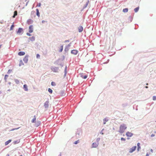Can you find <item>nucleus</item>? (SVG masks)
<instances>
[{
    "label": "nucleus",
    "instance_id": "f257e3e1",
    "mask_svg": "<svg viewBox=\"0 0 156 156\" xmlns=\"http://www.w3.org/2000/svg\"><path fill=\"white\" fill-rule=\"evenodd\" d=\"M127 126L126 125L124 124H122L120 126L119 132L122 133L124 132Z\"/></svg>",
    "mask_w": 156,
    "mask_h": 156
},
{
    "label": "nucleus",
    "instance_id": "f03ea898",
    "mask_svg": "<svg viewBox=\"0 0 156 156\" xmlns=\"http://www.w3.org/2000/svg\"><path fill=\"white\" fill-rule=\"evenodd\" d=\"M36 118L35 116H34V118L32 120V123H35V125L36 127L38 126L40 124V122L38 121L36 122Z\"/></svg>",
    "mask_w": 156,
    "mask_h": 156
},
{
    "label": "nucleus",
    "instance_id": "7ed1b4c3",
    "mask_svg": "<svg viewBox=\"0 0 156 156\" xmlns=\"http://www.w3.org/2000/svg\"><path fill=\"white\" fill-rule=\"evenodd\" d=\"M51 70L54 72H58V68L57 67H52L51 68Z\"/></svg>",
    "mask_w": 156,
    "mask_h": 156
},
{
    "label": "nucleus",
    "instance_id": "20e7f679",
    "mask_svg": "<svg viewBox=\"0 0 156 156\" xmlns=\"http://www.w3.org/2000/svg\"><path fill=\"white\" fill-rule=\"evenodd\" d=\"M33 31V25H30L29 27V32L30 33H32Z\"/></svg>",
    "mask_w": 156,
    "mask_h": 156
},
{
    "label": "nucleus",
    "instance_id": "39448f33",
    "mask_svg": "<svg viewBox=\"0 0 156 156\" xmlns=\"http://www.w3.org/2000/svg\"><path fill=\"white\" fill-rule=\"evenodd\" d=\"M136 146H133L130 148L129 150V152L131 153L134 151L136 149Z\"/></svg>",
    "mask_w": 156,
    "mask_h": 156
},
{
    "label": "nucleus",
    "instance_id": "423d86ee",
    "mask_svg": "<svg viewBox=\"0 0 156 156\" xmlns=\"http://www.w3.org/2000/svg\"><path fill=\"white\" fill-rule=\"evenodd\" d=\"M126 135L127 136L131 137L133 135V134L131 132H127L126 133Z\"/></svg>",
    "mask_w": 156,
    "mask_h": 156
},
{
    "label": "nucleus",
    "instance_id": "0eeeda50",
    "mask_svg": "<svg viewBox=\"0 0 156 156\" xmlns=\"http://www.w3.org/2000/svg\"><path fill=\"white\" fill-rule=\"evenodd\" d=\"M71 53L72 54L76 55L78 53V51L76 50H73L71 51Z\"/></svg>",
    "mask_w": 156,
    "mask_h": 156
},
{
    "label": "nucleus",
    "instance_id": "6e6552de",
    "mask_svg": "<svg viewBox=\"0 0 156 156\" xmlns=\"http://www.w3.org/2000/svg\"><path fill=\"white\" fill-rule=\"evenodd\" d=\"M33 22V21L31 19H29L27 22V23L28 25L32 24Z\"/></svg>",
    "mask_w": 156,
    "mask_h": 156
},
{
    "label": "nucleus",
    "instance_id": "1a4fd4ad",
    "mask_svg": "<svg viewBox=\"0 0 156 156\" xmlns=\"http://www.w3.org/2000/svg\"><path fill=\"white\" fill-rule=\"evenodd\" d=\"M49 102L48 101H46L45 102L44 104V106L45 108H47L49 106Z\"/></svg>",
    "mask_w": 156,
    "mask_h": 156
},
{
    "label": "nucleus",
    "instance_id": "9d476101",
    "mask_svg": "<svg viewBox=\"0 0 156 156\" xmlns=\"http://www.w3.org/2000/svg\"><path fill=\"white\" fill-rule=\"evenodd\" d=\"M23 89H24V90L25 91H28V87H27V85L26 84H24V85H23Z\"/></svg>",
    "mask_w": 156,
    "mask_h": 156
},
{
    "label": "nucleus",
    "instance_id": "9b49d317",
    "mask_svg": "<svg viewBox=\"0 0 156 156\" xmlns=\"http://www.w3.org/2000/svg\"><path fill=\"white\" fill-rule=\"evenodd\" d=\"M78 31L80 32H82L83 30V28L82 26H80L78 28Z\"/></svg>",
    "mask_w": 156,
    "mask_h": 156
},
{
    "label": "nucleus",
    "instance_id": "f8f14e48",
    "mask_svg": "<svg viewBox=\"0 0 156 156\" xmlns=\"http://www.w3.org/2000/svg\"><path fill=\"white\" fill-rule=\"evenodd\" d=\"M25 54V53L23 51H20L18 53V55L20 56L23 55Z\"/></svg>",
    "mask_w": 156,
    "mask_h": 156
},
{
    "label": "nucleus",
    "instance_id": "ddd939ff",
    "mask_svg": "<svg viewBox=\"0 0 156 156\" xmlns=\"http://www.w3.org/2000/svg\"><path fill=\"white\" fill-rule=\"evenodd\" d=\"M23 31V29L22 28H19L17 31V34H20Z\"/></svg>",
    "mask_w": 156,
    "mask_h": 156
},
{
    "label": "nucleus",
    "instance_id": "4468645a",
    "mask_svg": "<svg viewBox=\"0 0 156 156\" xmlns=\"http://www.w3.org/2000/svg\"><path fill=\"white\" fill-rule=\"evenodd\" d=\"M92 147H96L98 146V144L96 143H94L92 144Z\"/></svg>",
    "mask_w": 156,
    "mask_h": 156
},
{
    "label": "nucleus",
    "instance_id": "2eb2a0df",
    "mask_svg": "<svg viewBox=\"0 0 156 156\" xmlns=\"http://www.w3.org/2000/svg\"><path fill=\"white\" fill-rule=\"evenodd\" d=\"M23 60L25 63H27L28 61V57L25 56L23 58Z\"/></svg>",
    "mask_w": 156,
    "mask_h": 156
},
{
    "label": "nucleus",
    "instance_id": "dca6fc26",
    "mask_svg": "<svg viewBox=\"0 0 156 156\" xmlns=\"http://www.w3.org/2000/svg\"><path fill=\"white\" fill-rule=\"evenodd\" d=\"M36 12H36L37 15L38 16V17H39L40 16V12H39L38 9H36Z\"/></svg>",
    "mask_w": 156,
    "mask_h": 156
},
{
    "label": "nucleus",
    "instance_id": "f3484780",
    "mask_svg": "<svg viewBox=\"0 0 156 156\" xmlns=\"http://www.w3.org/2000/svg\"><path fill=\"white\" fill-rule=\"evenodd\" d=\"M11 140H8V141H6L5 143V145H7L9 144L11 142Z\"/></svg>",
    "mask_w": 156,
    "mask_h": 156
},
{
    "label": "nucleus",
    "instance_id": "a211bd4d",
    "mask_svg": "<svg viewBox=\"0 0 156 156\" xmlns=\"http://www.w3.org/2000/svg\"><path fill=\"white\" fill-rule=\"evenodd\" d=\"M17 12L16 11H15L14 12V15L12 17L13 18H15V16L17 15Z\"/></svg>",
    "mask_w": 156,
    "mask_h": 156
},
{
    "label": "nucleus",
    "instance_id": "6ab92c4d",
    "mask_svg": "<svg viewBox=\"0 0 156 156\" xmlns=\"http://www.w3.org/2000/svg\"><path fill=\"white\" fill-rule=\"evenodd\" d=\"M23 65V63L22 60H21L20 61L19 66H21Z\"/></svg>",
    "mask_w": 156,
    "mask_h": 156
},
{
    "label": "nucleus",
    "instance_id": "aec40b11",
    "mask_svg": "<svg viewBox=\"0 0 156 156\" xmlns=\"http://www.w3.org/2000/svg\"><path fill=\"white\" fill-rule=\"evenodd\" d=\"M139 9V7L136 8L134 9V11L135 12H137Z\"/></svg>",
    "mask_w": 156,
    "mask_h": 156
},
{
    "label": "nucleus",
    "instance_id": "412c9836",
    "mask_svg": "<svg viewBox=\"0 0 156 156\" xmlns=\"http://www.w3.org/2000/svg\"><path fill=\"white\" fill-rule=\"evenodd\" d=\"M122 11L124 12H126L128 11V9L127 8L124 9H123Z\"/></svg>",
    "mask_w": 156,
    "mask_h": 156
},
{
    "label": "nucleus",
    "instance_id": "4be33fe9",
    "mask_svg": "<svg viewBox=\"0 0 156 156\" xmlns=\"http://www.w3.org/2000/svg\"><path fill=\"white\" fill-rule=\"evenodd\" d=\"M103 121H104V124H105L106 122L108 121V120L106 118H105L104 119Z\"/></svg>",
    "mask_w": 156,
    "mask_h": 156
},
{
    "label": "nucleus",
    "instance_id": "5701e85b",
    "mask_svg": "<svg viewBox=\"0 0 156 156\" xmlns=\"http://www.w3.org/2000/svg\"><path fill=\"white\" fill-rule=\"evenodd\" d=\"M48 91L51 94H52V90L50 88H49L48 89Z\"/></svg>",
    "mask_w": 156,
    "mask_h": 156
},
{
    "label": "nucleus",
    "instance_id": "b1692460",
    "mask_svg": "<svg viewBox=\"0 0 156 156\" xmlns=\"http://www.w3.org/2000/svg\"><path fill=\"white\" fill-rule=\"evenodd\" d=\"M8 77V76L7 75H5L4 79L6 82V81Z\"/></svg>",
    "mask_w": 156,
    "mask_h": 156
},
{
    "label": "nucleus",
    "instance_id": "393cba45",
    "mask_svg": "<svg viewBox=\"0 0 156 156\" xmlns=\"http://www.w3.org/2000/svg\"><path fill=\"white\" fill-rule=\"evenodd\" d=\"M14 27V25L13 24H12L11 27H10V30H13V28Z\"/></svg>",
    "mask_w": 156,
    "mask_h": 156
},
{
    "label": "nucleus",
    "instance_id": "a878e982",
    "mask_svg": "<svg viewBox=\"0 0 156 156\" xmlns=\"http://www.w3.org/2000/svg\"><path fill=\"white\" fill-rule=\"evenodd\" d=\"M51 85L52 86H55L56 85V84L55 82H52L51 83Z\"/></svg>",
    "mask_w": 156,
    "mask_h": 156
},
{
    "label": "nucleus",
    "instance_id": "bb28decb",
    "mask_svg": "<svg viewBox=\"0 0 156 156\" xmlns=\"http://www.w3.org/2000/svg\"><path fill=\"white\" fill-rule=\"evenodd\" d=\"M81 76L82 77V78H83L84 79H85L87 77V76L86 75H85L84 76Z\"/></svg>",
    "mask_w": 156,
    "mask_h": 156
},
{
    "label": "nucleus",
    "instance_id": "cd10ccee",
    "mask_svg": "<svg viewBox=\"0 0 156 156\" xmlns=\"http://www.w3.org/2000/svg\"><path fill=\"white\" fill-rule=\"evenodd\" d=\"M137 144L138 146V150H139V149L140 148V144L139 143H138Z\"/></svg>",
    "mask_w": 156,
    "mask_h": 156
},
{
    "label": "nucleus",
    "instance_id": "c85d7f7f",
    "mask_svg": "<svg viewBox=\"0 0 156 156\" xmlns=\"http://www.w3.org/2000/svg\"><path fill=\"white\" fill-rule=\"evenodd\" d=\"M63 46L62 45L61 46L60 50H59L60 52H62L63 50Z\"/></svg>",
    "mask_w": 156,
    "mask_h": 156
},
{
    "label": "nucleus",
    "instance_id": "c756f323",
    "mask_svg": "<svg viewBox=\"0 0 156 156\" xmlns=\"http://www.w3.org/2000/svg\"><path fill=\"white\" fill-rule=\"evenodd\" d=\"M79 140H77V141H75L74 142V144H78V143H79Z\"/></svg>",
    "mask_w": 156,
    "mask_h": 156
},
{
    "label": "nucleus",
    "instance_id": "7c9ffc66",
    "mask_svg": "<svg viewBox=\"0 0 156 156\" xmlns=\"http://www.w3.org/2000/svg\"><path fill=\"white\" fill-rule=\"evenodd\" d=\"M19 128L20 127H18V128H16L12 129H11V131H13V130H15L17 129H19Z\"/></svg>",
    "mask_w": 156,
    "mask_h": 156
},
{
    "label": "nucleus",
    "instance_id": "2f4dec72",
    "mask_svg": "<svg viewBox=\"0 0 156 156\" xmlns=\"http://www.w3.org/2000/svg\"><path fill=\"white\" fill-rule=\"evenodd\" d=\"M153 100H156V96H154L153 97Z\"/></svg>",
    "mask_w": 156,
    "mask_h": 156
},
{
    "label": "nucleus",
    "instance_id": "473e14b6",
    "mask_svg": "<svg viewBox=\"0 0 156 156\" xmlns=\"http://www.w3.org/2000/svg\"><path fill=\"white\" fill-rule=\"evenodd\" d=\"M36 57L37 58H39L40 57V55H39V54H37V55Z\"/></svg>",
    "mask_w": 156,
    "mask_h": 156
},
{
    "label": "nucleus",
    "instance_id": "72a5a7b5",
    "mask_svg": "<svg viewBox=\"0 0 156 156\" xmlns=\"http://www.w3.org/2000/svg\"><path fill=\"white\" fill-rule=\"evenodd\" d=\"M41 6V3H38L37 5V6L40 7Z\"/></svg>",
    "mask_w": 156,
    "mask_h": 156
},
{
    "label": "nucleus",
    "instance_id": "f704fd0d",
    "mask_svg": "<svg viewBox=\"0 0 156 156\" xmlns=\"http://www.w3.org/2000/svg\"><path fill=\"white\" fill-rule=\"evenodd\" d=\"M121 139L122 140H123V141H125V140H126L123 137H122L121 138Z\"/></svg>",
    "mask_w": 156,
    "mask_h": 156
},
{
    "label": "nucleus",
    "instance_id": "c9c22d12",
    "mask_svg": "<svg viewBox=\"0 0 156 156\" xmlns=\"http://www.w3.org/2000/svg\"><path fill=\"white\" fill-rule=\"evenodd\" d=\"M31 39H32V40H34V39H35V37H31Z\"/></svg>",
    "mask_w": 156,
    "mask_h": 156
},
{
    "label": "nucleus",
    "instance_id": "e433bc0d",
    "mask_svg": "<svg viewBox=\"0 0 156 156\" xmlns=\"http://www.w3.org/2000/svg\"><path fill=\"white\" fill-rule=\"evenodd\" d=\"M27 34L28 36H31V34H30V33H27Z\"/></svg>",
    "mask_w": 156,
    "mask_h": 156
},
{
    "label": "nucleus",
    "instance_id": "4c0bfd02",
    "mask_svg": "<svg viewBox=\"0 0 156 156\" xmlns=\"http://www.w3.org/2000/svg\"><path fill=\"white\" fill-rule=\"evenodd\" d=\"M155 136V135L154 134H152L151 135V137H153V136Z\"/></svg>",
    "mask_w": 156,
    "mask_h": 156
},
{
    "label": "nucleus",
    "instance_id": "58836bf2",
    "mask_svg": "<svg viewBox=\"0 0 156 156\" xmlns=\"http://www.w3.org/2000/svg\"><path fill=\"white\" fill-rule=\"evenodd\" d=\"M10 71H11L10 70V69H9V70H8V73H9V72H10Z\"/></svg>",
    "mask_w": 156,
    "mask_h": 156
},
{
    "label": "nucleus",
    "instance_id": "ea45409f",
    "mask_svg": "<svg viewBox=\"0 0 156 156\" xmlns=\"http://www.w3.org/2000/svg\"><path fill=\"white\" fill-rule=\"evenodd\" d=\"M6 156H9V154H7Z\"/></svg>",
    "mask_w": 156,
    "mask_h": 156
},
{
    "label": "nucleus",
    "instance_id": "a19ab883",
    "mask_svg": "<svg viewBox=\"0 0 156 156\" xmlns=\"http://www.w3.org/2000/svg\"><path fill=\"white\" fill-rule=\"evenodd\" d=\"M146 156H149V154H147L146 155Z\"/></svg>",
    "mask_w": 156,
    "mask_h": 156
},
{
    "label": "nucleus",
    "instance_id": "79ce46f5",
    "mask_svg": "<svg viewBox=\"0 0 156 156\" xmlns=\"http://www.w3.org/2000/svg\"><path fill=\"white\" fill-rule=\"evenodd\" d=\"M44 20L42 21V23H44Z\"/></svg>",
    "mask_w": 156,
    "mask_h": 156
},
{
    "label": "nucleus",
    "instance_id": "37998d69",
    "mask_svg": "<svg viewBox=\"0 0 156 156\" xmlns=\"http://www.w3.org/2000/svg\"><path fill=\"white\" fill-rule=\"evenodd\" d=\"M102 134H103V133L101 132V133Z\"/></svg>",
    "mask_w": 156,
    "mask_h": 156
},
{
    "label": "nucleus",
    "instance_id": "c03bdc74",
    "mask_svg": "<svg viewBox=\"0 0 156 156\" xmlns=\"http://www.w3.org/2000/svg\"><path fill=\"white\" fill-rule=\"evenodd\" d=\"M145 88H147L148 87L147 86H146V87H145Z\"/></svg>",
    "mask_w": 156,
    "mask_h": 156
},
{
    "label": "nucleus",
    "instance_id": "a18cd8bd",
    "mask_svg": "<svg viewBox=\"0 0 156 156\" xmlns=\"http://www.w3.org/2000/svg\"><path fill=\"white\" fill-rule=\"evenodd\" d=\"M20 156H22V155H20Z\"/></svg>",
    "mask_w": 156,
    "mask_h": 156
}]
</instances>
